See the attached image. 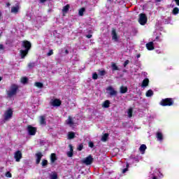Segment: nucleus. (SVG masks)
<instances>
[{
	"mask_svg": "<svg viewBox=\"0 0 179 179\" xmlns=\"http://www.w3.org/2000/svg\"><path fill=\"white\" fill-rule=\"evenodd\" d=\"M107 138H108V134H103V136L101 138V141L103 142H106V141H107Z\"/></svg>",
	"mask_w": 179,
	"mask_h": 179,
	"instance_id": "473e14b6",
	"label": "nucleus"
},
{
	"mask_svg": "<svg viewBox=\"0 0 179 179\" xmlns=\"http://www.w3.org/2000/svg\"><path fill=\"white\" fill-rule=\"evenodd\" d=\"M50 160H51L52 163H54V162H55V160H57V157L55 153L51 155Z\"/></svg>",
	"mask_w": 179,
	"mask_h": 179,
	"instance_id": "c756f323",
	"label": "nucleus"
},
{
	"mask_svg": "<svg viewBox=\"0 0 179 179\" xmlns=\"http://www.w3.org/2000/svg\"><path fill=\"white\" fill-rule=\"evenodd\" d=\"M69 151L67 152V156L69 157H72V156H73V147L71 144H69Z\"/></svg>",
	"mask_w": 179,
	"mask_h": 179,
	"instance_id": "4468645a",
	"label": "nucleus"
},
{
	"mask_svg": "<svg viewBox=\"0 0 179 179\" xmlns=\"http://www.w3.org/2000/svg\"><path fill=\"white\" fill-rule=\"evenodd\" d=\"M36 164H39L41 161V157H43V154L41 152H38L36 155Z\"/></svg>",
	"mask_w": 179,
	"mask_h": 179,
	"instance_id": "dca6fc26",
	"label": "nucleus"
},
{
	"mask_svg": "<svg viewBox=\"0 0 179 179\" xmlns=\"http://www.w3.org/2000/svg\"><path fill=\"white\" fill-rule=\"evenodd\" d=\"M69 8H70L69 4H67L63 7V9L62 11L64 16H65V15H66V13H68V10H69Z\"/></svg>",
	"mask_w": 179,
	"mask_h": 179,
	"instance_id": "f3484780",
	"label": "nucleus"
},
{
	"mask_svg": "<svg viewBox=\"0 0 179 179\" xmlns=\"http://www.w3.org/2000/svg\"><path fill=\"white\" fill-rule=\"evenodd\" d=\"M126 167H127L126 169H122V173L123 174H125V173H126L127 171H128V169L129 168V164H127Z\"/></svg>",
	"mask_w": 179,
	"mask_h": 179,
	"instance_id": "c9c22d12",
	"label": "nucleus"
},
{
	"mask_svg": "<svg viewBox=\"0 0 179 179\" xmlns=\"http://www.w3.org/2000/svg\"><path fill=\"white\" fill-rule=\"evenodd\" d=\"M104 108H108L110 107V101H105L102 105Z\"/></svg>",
	"mask_w": 179,
	"mask_h": 179,
	"instance_id": "5701e85b",
	"label": "nucleus"
},
{
	"mask_svg": "<svg viewBox=\"0 0 179 179\" xmlns=\"http://www.w3.org/2000/svg\"><path fill=\"white\" fill-rule=\"evenodd\" d=\"M132 112H133L132 108H130L128 110V111H127L128 117H129V118H131V117H132Z\"/></svg>",
	"mask_w": 179,
	"mask_h": 179,
	"instance_id": "f704fd0d",
	"label": "nucleus"
},
{
	"mask_svg": "<svg viewBox=\"0 0 179 179\" xmlns=\"http://www.w3.org/2000/svg\"><path fill=\"white\" fill-rule=\"evenodd\" d=\"M159 104L162 107H171V106H174V99L173 98L162 99Z\"/></svg>",
	"mask_w": 179,
	"mask_h": 179,
	"instance_id": "f03ea898",
	"label": "nucleus"
},
{
	"mask_svg": "<svg viewBox=\"0 0 179 179\" xmlns=\"http://www.w3.org/2000/svg\"><path fill=\"white\" fill-rule=\"evenodd\" d=\"M175 2L178 6H179V0H175Z\"/></svg>",
	"mask_w": 179,
	"mask_h": 179,
	"instance_id": "3c124183",
	"label": "nucleus"
},
{
	"mask_svg": "<svg viewBox=\"0 0 179 179\" xmlns=\"http://www.w3.org/2000/svg\"><path fill=\"white\" fill-rule=\"evenodd\" d=\"M53 36L55 37V38H59V40H62V35L61 34L58 33L57 31H53Z\"/></svg>",
	"mask_w": 179,
	"mask_h": 179,
	"instance_id": "a211bd4d",
	"label": "nucleus"
},
{
	"mask_svg": "<svg viewBox=\"0 0 179 179\" xmlns=\"http://www.w3.org/2000/svg\"><path fill=\"white\" fill-rule=\"evenodd\" d=\"M85 8H80V9L79 10V11H78V15H79L80 16H83V13H85Z\"/></svg>",
	"mask_w": 179,
	"mask_h": 179,
	"instance_id": "7c9ffc66",
	"label": "nucleus"
},
{
	"mask_svg": "<svg viewBox=\"0 0 179 179\" xmlns=\"http://www.w3.org/2000/svg\"><path fill=\"white\" fill-rule=\"evenodd\" d=\"M66 124L69 125V127H73V124L75 123L73 122V119L72 117L69 116L68 119L66 120Z\"/></svg>",
	"mask_w": 179,
	"mask_h": 179,
	"instance_id": "ddd939ff",
	"label": "nucleus"
},
{
	"mask_svg": "<svg viewBox=\"0 0 179 179\" xmlns=\"http://www.w3.org/2000/svg\"><path fill=\"white\" fill-rule=\"evenodd\" d=\"M83 163L84 164H86V166H89L93 163V157H92V155H89L85 159L83 160Z\"/></svg>",
	"mask_w": 179,
	"mask_h": 179,
	"instance_id": "423d86ee",
	"label": "nucleus"
},
{
	"mask_svg": "<svg viewBox=\"0 0 179 179\" xmlns=\"http://www.w3.org/2000/svg\"><path fill=\"white\" fill-rule=\"evenodd\" d=\"M40 124L41 125H45L46 122H45V117L44 116L40 117Z\"/></svg>",
	"mask_w": 179,
	"mask_h": 179,
	"instance_id": "b1692460",
	"label": "nucleus"
},
{
	"mask_svg": "<svg viewBox=\"0 0 179 179\" xmlns=\"http://www.w3.org/2000/svg\"><path fill=\"white\" fill-rule=\"evenodd\" d=\"M75 138V134L73 131L68 133V139H73Z\"/></svg>",
	"mask_w": 179,
	"mask_h": 179,
	"instance_id": "cd10ccee",
	"label": "nucleus"
},
{
	"mask_svg": "<svg viewBox=\"0 0 179 179\" xmlns=\"http://www.w3.org/2000/svg\"><path fill=\"white\" fill-rule=\"evenodd\" d=\"M28 66H29V67L31 66V64H29L28 65Z\"/></svg>",
	"mask_w": 179,
	"mask_h": 179,
	"instance_id": "bf43d9fd",
	"label": "nucleus"
},
{
	"mask_svg": "<svg viewBox=\"0 0 179 179\" xmlns=\"http://www.w3.org/2000/svg\"><path fill=\"white\" fill-rule=\"evenodd\" d=\"M152 179H157L156 176H154Z\"/></svg>",
	"mask_w": 179,
	"mask_h": 179,
	"instance_id": "4d7b16f0",
	"label": "nucleus"
},
{
	"mask_svg": "<svg viewBox=\"0 0 179 179\" xmlns=\"http://www.w3.org/2000/svg\"><path fill=\"white\" fill-rule=\"evenodd\" d=\"M21 82H22V83H27V78H26V77H24V78H22V79H21Z\"/></svg>",
	"mask_w": 179,
	"mask_h": 179,
	"instance_id": "a19ab883",
	"label": "nucleus"
},
{
	"mask_svg": "<svg viewBox=\"0 0 179 179\" xmlns=\"http://www.w3.org/2000/svg\"><path fill=\"white\" fill-rule=\"evenodd\" d=\"M141 26H145V23H141Z\"/></svg>",
	"mask_w": 179,
	"mask_h": 179,
	"instance_id": "6e6d98bb",
	"label": "nucleus"
},
{
	"mask_svg": "<svg viewBox=\"0 0 179 179\" xmlns=\"http://www.w3.org/2000/svg\"><path fill=\"white\" fill-rule=\"evenodd\" d=\"M87 38H92V34H88L86 36Z\"/></svg>",
	"mask_w": 179,
	"mask_h": 179,
	"instance_id": "8fccbe9b",
	"label": "nucleus"
},
{
	"mask_svg": "<svg viewBox=\"0 0 179 179\" xmlns=\"http://www.w3.org/2000/svg\"><path fill=\"white\" fill-rule=\"evenodd\" d=\"M0 50H3V45L0 44Z\"/></svg>",
	"mask_w": 179,
	"mask_h": 179,
	"instance_id": "603ef678",
	"label": "nucleus"
},
{
	"mask_svg": "<svg viewBox=\"0 0 179 179\" xmlns=\"http://www.w3.org/2000/svg\"><path fill=\"white\" fill-rule=\"evenodd\" d=\"M97 78H98L97 73H95L92 75V79L96 80L97 79Z\"/></svg>",
	"mask_w": 179,
	"mask_h": 179,
	"instance_id": "37998d69",
	"label": "nucleus"
},
{
	"mask_svg": "<svg viewBox=\"0 0 179 179\" xmlns=\"http://www.w3.org/2000/svg\"><path fill=\"white\" fill-rule=\"evenodd\" d=\"M54 55V50H50L49 52L47 53L48 57H51V55Z\"/></svg>",
	"mask_w": 179,
	"mask_h": 179,
	"instance_id": "58836bf2",
	"label": "nucleus"
},
{
	"mask_svg": "<svg viewBox=\"0 0 179 179\" xmlns=\"http://www.w3.org/2000/svg\"><path fill=\"white\" fill-rule=\"evenodd\" d=\"M61 100L59 99H52L50 101L51 106H53V107H59L61 106Z\"/></svg>",
	"mask_w": 179,
	"mask_h": 179,
	"instance_id": "9d476101",
	"label": "nucleus"
},
{
	"mask_svg": "<svg viewBox=\"0 0 179 179\" xmlns=\"http://www.w3.org/2000/svg\"><path fill=\"white\" fill-rule=\"evenodd\" d=\"M14 158L15 159L16 162H20V159H22V152L19 150L16 151L14 154Z\"/></svg>",
	"mask_w": 179,
	"mask_h": 179,
	"instance_id": "f8f14e48",
	"label": "nucleus"
},
{
	"mask_svg": "<svg viewBox=\"0 0 179 179\" xmlns=\"http://www.w3.org/2000/svg\"><path fill=\"white\" fill-rule=\"evenodd\" d=\"M120 92L122 94H124L127 93V92H128V87H127L125 86H121L120 88Z\"/></svg>",
	"mask_w": 179,
	"mask_h": 179,
	"instance_id": "aec40b11",
	"label": "nucleus"
},
{
	"mask_svg": "<svg viewBox=\"0 0 179 179\" xmlns=\"http://www.w3.org/2000/svg\"><path fill=\"white\" fill-rule=\"evenodd\" d=\"M158 176H159V178H163V173L159 172Z\"/></svg>",
	"mask_w": 179,
	"mask_h": 179,
	"instance_id": "de8ad7c7",
	"label": "nucleus"
},
{
	"mask_svg": "<svg viewBox=\"0 0 179 179\" xmlns=\"http://www.w3.org/2000/svg\"><path fill=\"white\" fill-rule=\"evenodd\" d=\"M18 89L19 87L17 85H12L7 90V96H8V97H13V96H15L16 93H17Z\"/></svg>",
	"mask_w": 179,
	"mask_h": 179,
	"instance_id": "7ed1b4c3",
	"label": "nucleus"
},
{
	"mask_svg": "<svg viewBox=\"0 0 179 179\" xmlns=\"http://www.w3.org/2000/svg\"><path fill=\"white\" fill-rule=\"evenodd\" d=\"M22 47L23 48H25V50H20V56L22 59L24 58V57H26L27 54H29V50L31 48V43L28 41H23Z\"/></svg>",
	"mask_w": 179,
	"mask_h": 179,
	"instance_id": "f257e3e1",
	"label": "nucleus"
},
{
	"mask_svg": "<svg viewBox=\"0 0 179 179\" xmlns=\"http://www.w3.org/2000/svg\"><path fill=\"white\" fill-rule=\"evenodd\" d=\"M12 117H13V110L9 108L4 112V114L3 115V122H6L8 121H10V120H12Z\"/></svg>",
	"mask_w": 179,
	"mask_h": 179,
	"instance_id": "20e7f679",
	"label": "nucleus"
},
{
	"mask_svg": "<svg viewBox=\"0 0 179 179\" xmlns=\"http://www.w3.org/2000/svg\"><path fill=\"white\" fill-rule=\"evenodd\" d=\"M139 150L141 153V155H145V151L146 150V145L143 144L140 146Z\"/></svg>",
	"mask_w": 179,
	"mask_h": 179,
	"instance_id": "412c9836",
	"label": "nucleus"
},
{
	"mask_svg": "<svg viewBox=\"0 0 179 179\" xmlns=\"http://www.w3.org/2000/svg\"><path fill=\"white\" fill-rule=\"evenodd\" d=\"M6 177L10 178L12 177V173H10V172H6Z\"/></svg>",
	"mask_w": 179,
	"mask_h": 179,
	"instance_id": "79ce46f5",
	"label": "nucleus"
},
{
	"mask_svg": "<svg viewBox=\"0 0 179 179\" xmlns=\"http://www.w3.org/2000/svg\"><path fill=\"white\" fill-rule=\"evenodd\" d=\"M112 71H118V66L115 64V63H112Z\"/></svg>",
	"mask_w": 179,
	"mask_h": 179,
	"instance_id": "2f4dec72",
	"label": "nucleus"
},
{
	"mask_svg": "<svg viewBox=\"0 0 179 179\" xmlns=\"http://www.w3.org/2000/svg\"><path fill=\"white\" fill-rule=\"evenodd\" d=\"M48 164V162L45 159H43L41 163L43 167H45V166H47Z\"/></svg>",
	"mask_w": 179,
	"mask_h": 179,
	"instance_id": "4c0bfd02",
	"label": "nucleus"
},
{
	"mask_svg": "<svg viewBox=\"0 0 179 179\" xmlns=\"http://www.w3.org/2000/svg\"><path fill=\"white\" fill-rule=\"evenodd\" d=\"M78 149L79 150H82L83 149V145H80L78 146Z\"/></svg>",
	"mask_w": 179,
	"mask_h": 179,
	"instance_id": "49530a36",
	"label": "nucleus"
},
{
	"mask_svg": "<svg viewBox=\"0 0 179 179\" xmlns=\"http://www.w3.org/2000/svg\"><path fill=\"white\" fill-rule=\"evenodd\" d=\"M111 36H112V40L115 43H118V34H117V31L114 28L112 29Z\"/></svg>",
	"mask_w": 179,
	"mask_h": 179,
	"instance_id": "39448f33",
	"label": "nucleus"
},
{
	"mask_svg": "<svg viewBox=\"0 0 179 179\" xmlns=\"http://www.w3.org/2000/svg\"><path fill=\"white\" fill-rule=\"evenodd\" d=\"M59 54H61L62 55H64V54H65V55H68V54H69V51H68V49L62 48L59 50Z\"/></svg>",
	"mask_w": 179,
	"mask_h": 179,
	"instance_id": "4be33fe9",
	"label": "nucleus"
},
{
	"mask_svg": "<svg viewBox=\"0 0 179 179\" xmlns=\"http://www.w3.org/2000/svg\"><path fill=\"white\" fill-rule=\"evenodd\" d=\"M135 161H136V162H138V159L135 158Z\"/></svg>",
	"mask_w": 179,
	"mask_h": 179,
	"instance_id": "680f3d73",
	"label": "nucleus"
},
{
	"mask_svg": "<svg viewBox=\"0 0 179 179\" xmlns=\"http://www.w3.org/2000/svg\"><path fill=\"white\" fill-rule=\"evenodd\" d=\"M50 179H57L58 178V174L55 172H52V173L50 174Z\"/></svg>",
	"mask_w": 179,
	"mask_h": 179,
	"instance_id": "393cba45",
	"label": "nucleus"
},
{
	"mask_svg": "<svg viewBox=\"0 0 179 179\" xmlns=\"http://www.w3.org/2000/svg\"><path fill=\"white\" fill-rule=\"evenodd\" d=\"M94 144L93 143V142H90L89 143V147L90 148H94Z\"/></svg>",
	"mask_w": 179,
	"mask_h": 179,
	"instance_id": "c03bdc74",
	"label": "nucleus"
},
{
	"mask_svg": "<svg viewBox=\"0 0 179 179\" xmlns=\"http://www.w3.org/2000/svg\"><path fill=\"white\" fill-rule=\"evenodd\" d=\"M25 19L27 20H28V22H30V20H31V16L29 14H27L26 16H25Z\"/></svg>",
	"mask_w": 179,
	"mask_h": 179,
	"instance_id": "ea45409f",
	"label": "nucleus"
},
{
	"mask_svg": "<svg viewBox=\"0 0 179 179\" xmlns=\"http://www.w3.org/2000/svg\"><path fill=\"white\" fill-rule=\"evenodd\" d=\"M40 3H44L47 0H38Z\"/></svg>",
	"mask_w": 179,
	"mask_h": 179,
	"instance_id": "09e8293b",
	"label": "nucleus"
},
{
	"mask_svg": "<svg viewBox=\"0 0 179 179\" xmlns=\"http://www.w3.org/2000/svg\"><path fill=\"white\" fill-rule=\"evenodd\" d=\"M48 12H51V10H48Z\"/></svg>",
	"mask_w": 179,
	"mask_h": 179,
	"instance_id": "e2e57ef3",
	"label": "nucleus"
},
{
	"mask_svg": "<svg viewBox=\"0 0 179 179\" xmlns=\"http://www.w3.org/2000/svg\"><path fill=\"white\" fill-rule=\"evenodd\" d=\"M163 0H157V2H162Z\"/></svg>",
	"mask_w": 179,
	"mask_h": 179,
	"instance_id": "13d9d810",
	"label": "nucleus"
},
{
	"mask_svg": "<svg viewBox=\"0 0 179 179\" xmlns=\"http://www.w3.org/2000/svg\"><path fill=\"white\" fill-rule=\"evenodd\" d=\"M146 97H152L153 96V91L152 90H149L145 93Z\"/></svg>",
	"mask_w": 179,
	"mask_h": 179,
	"instance_id": "a878e982",
	"label": "nucleus"
},
{
	"mask_svg": "<svg viewBox=\"0 0 179 179\" xmlns=\"http://www.w3.org/2000/svg\"><path fill=\"white\" fill-rule=\"evenodd\" d=\"M27 131L29 135H36V132H37V129L34 127L33 126H28Z\"/></svg>",
	"mask_w": 179,
	"mask_h": 179,
	"instance_id": "1a4fd4ad",
	"label": "nucleus"
},
{
	"mask_svg": "<svg viewBox=\"0 0 179 179\" xmlns=\"http://www.w3.org/2000/svg\"><path fill=\"white\" fill-rule=\"evenodd\" d=\"M20 10V4H19V3H17L15 6L11 7V13H18Z\"/></svg>",
	"mask_w": 179,
	"mask_h": 179,
	"instance_id": "0eeeda50",
	"label": "nucleus"
},
{
	"mask_svg": "<svg viewBox=\"0 0 179 179\" xmlns=\"http://www.w3.org/2000/svg\"><path fill=\"white\" fill-rule=\"evenodd\" d=\"M7 6H10V3H8Z\"/></svg>",
	"mask_w": 179,
	"mask_h": 179,
	"instance_id": "5fc2aeb1",
	"label": "nucleus"
},
{
	"mask_svg": "<svg viewBox=\"0 0 179 179\" xmlns=\"http://www.w3.org/2000/svg\"><path fill=\"white\" fill-rule=\"evenodd\" d=\"M157 139L159 142H163V134L160 132H157Z\"/></svg>",
	"mask_w": 179,
	"mask_h": 179,
	"instance_id": "bb28decb",
	"label": "nucleus"
},
{
	"mask_svg": "<svg viewBox=\"0 0 179 179\" xmlns=\"http://www.w3.org/2000/svg\"><path fill=\"white\" fill-rule=\"evenodd\" d=\"M172 13H173V15H178L179 14V8H178V7H175L173 9Z\"/></svg>",
	"mask_w": 179,
	"mask_h": 179,
	"instance_id": "c85d7f7f",
	"label": "nucleus"
},
{
	"mask_svg": "<svg viewBox=\"0 0 179 179\" xmlns=\"http://www.w3.org/2000/svg\"><path fill=\"white\" fill-rule=\"evenodd\" d=\"M2 80V77H0V81H1Z\"/></svg>",
	"mask_w": 179,
	"mask_h": 179,
	"instance_id": "052dcab7",
	"label": "nucleus"
},
{
	"mask_svg": "<svg viewBox=\"0 0 179 179\" xmlns=\"http://www.w3.org/2000/svg\"><path fill=\"white\" fill-rule=\"evenodd\" d=\"M138 22L139 23H146V22H148V17H146V15L144 13H141L139 15Z\"/></svg>",
	"mask_w": 179,
	"mask_h": 179,
	"instance_id": "6e6552de",
	"label": "nucleus"
},
{
	"mask_svg": "<svg viewBox=\"0 0 179 179\" xmlns=\"http://www.w3.org/2000/svg\"><path fill=\"white\" fill-rule=\"evenodd\" d=\"M137 58H141V55H138Z\"/></svg>",
	"mask_w": 179,
	"mask_h": 179,
	"instance_id": "864d4df0",
	"label": "nucleus"
},
{
	"mask_svg": "<svg viewBox=\"0 0 179 179\" xmlns=\"http://www.w3.org/2000/svg\"><path fill=\"white\" fill-rule=\"evenodd\" d=\"M99 75H100V76H104V75H106V71L99 70Z\"/></svg>",
	"mask_w": 179,
	"mask_h": 179,
	"instance_id": "e433bc0d",
	"label": "nucleus"
},
{
	"mask_svg": "<svg viewBox=\"0 0 179 179\" xmlns=\"http://www.w3.org/2000/svg\"><path fill=\"white\" fill-rule=\"evenodd\" d=\"M145 46L149 51H152V50H155V45H153V42H149L145 45Z\"/></svg>",
	"mask_w": 179,
	"mask_h": 179,
	"instance_id": "2eb2a0df",
	"label": "nucleus"
},
{
	"mask_svg": "<svg viewBox=\"0 0 179 179\" xmlns=\"http://www.w3.org/2000/svg\"><path fill=\"white\" fill-rule=\"evenodd\" d=\"M34 86H36V87H38L39 89H41L43 85L41 83H35Z\"/></svg>",
	"mask_w": 179,
	"mask_h": 179,
	"instance_id": "72a5a7b5",
	"label": "nucleus"
},
{
	"mask_svg": "<svg viewBox=\"0 0 179 179\" xmlns=\"http://www.w3.org/2000/svg\"><path fill=\"white\" fill-rule=\"evenodd\" d=\"M0 16H1V13H0Z\"/></svg>",
	"mask_w": 179,
	"mask_h": 179,
	"instance_id": "0e129e2a",
	"label": "nucleus"
},
{
	"mask_svg": "<svg viewBox=\"0 0 179 179\" xmlns=\"http://www.w3.org/2000/svg\"><path fill=\"white\" fill-rule=\"evenodd\" d=\"M107 92H109L110 96H117V91L111 86H109L106 88Z\"/></svg>",
	"mask_w": 179,
	"mask_h": 179,
	"instance_id": "9b49d317",
	"label": "nucleus"
},
{
	"mask_svg": "<svg viewBox=\"0 0 179 179\" xmlns=\"http://www.w3.org/2000/svg\"><path fill=\"white\" fill-rule=\"evenodd\" d=\"M128 64H129V60H126L124 63V66H127V65H128Z\"/></svg>",
	"mask_w": 179,
	"mask_h": 179,
	"instance_id": "a18cd8bd",
	"label": "nucleus"
},
{
	"mask_svg": "<svg viewBox=\"0 0 179 179\" xmlns=\"http://www.w3.org/2000/svg\"><path fill=\"white\" fill-rule=\"evenodd\" d=\"M149 86V79L145 78L143 80V83L141 84V87H148Z\"/></svg>",
	"mask_w": 179,
	"mask_h": 179,
	"instance_id": "6ab92c4d",
	"label": "nucleus"
}]
</instances>
